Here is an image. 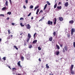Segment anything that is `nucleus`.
<instances>
[{
    "instance_id": "obj_6",
    "label": "nucleus",
    "mask_w": 75,
    "mask_h": 75,
    "mask_svg": "<svg viewBox=\"0 0 75 75\" xmlns=\"http://www.w3.org/2000/svg\"><path fill=\"white\" fill-rule=\"evenodd\" d=\"M57 11H59V10H61V8H62V6H57Z\"/></svg>"
},
{
    "instance_id": "obj_53",
    "label": "nucleus",
    "mask_w": 75,
    "mask_h": 75,
    "mask_svg": "<svg viewBox=\"0 0 75 75\" xmlns=\"http://www.w3.org/2000/svg\"><path fill=\"white\" fill-rule=\"evenodd\" d=\"M18 67H20L21 68H22V66H21V65L19 66Z\"/></svg>"
},
{
    "instance_id": "obj_58",
    "label": "nucleus",
    "mask_w": 75,
    "mask_h": 75,
    "mask_svg": "<svg viewBox=\"0 0 75 75\" xmlns=\"http://www.w3.org/2000/svg\"><path fill=\"white\" fill-rule=\"evenodd\" d=\"M8 67V68H10V69H11V68H10V66H9Z\"/></svg>"
},
{
    "instance_id": "obj_21",
    "label": "nucleus",
    "mask_w": 75,
    "mask_h": 75,
    "mask_svg": "<svg viewBox=\"0 0 75 75\" xmlns=\"http://www.w3.org/2000/svg\"><path fill=\"white\" fill-rule=\"evenodd\" d=\"M5 5L6 6H8V1H6Z\"/></svg>"
},
{
    "instance_id": "obj_42",
    "label": "nucleus",
    "mask_w": 75,
    "mask_h": 75,
    "mask_svg": "<svg viewBox=\"0 0 75 75\" xmlns=\"http://www.w3.org/2000/svg\"><path fill=\"white\" fill-rule=\"evenodd\" d=\"M31 13H29V14L28 15V17H29L30 16H31Z\"/></svg>"
},
{
    "instance_id": "obj_51",
    "label": "nucleus",
    "mask_w": 75,
    "mask_h": 75,
    "mask_svg": "<svg viewBox=\"0 0 75 75\" xmlns=\"http://www.w3.org/2000/svg\"><path fill=\"white\" fill-rule=\"evenodd\" d=\"M11 25H15V24H14V23H11Z\"/></svg>"
},
{
    "instance_id": "obj_9",
    "label": "nucleus",
    "mask_w": 75,
    "mask_h": 75,
    "mask_svg": "<svg viewBox=\"0 0 75 75\" xmlns=\"http://www.w3.org/2000/svg\"><path fill=\"white\" fill-rule=\"evenodd\" d=\"M57 22V18H55L54 19V21L53 23L55 25L56 24V22Z\"/></svg>"
},
{
    "instance_id": "obj_15",
    "label": "nucleus",
    "mask_w": 75,
    "mask_h": 75,
    "mask_svg": "<svg viewBox=\"0 0 75 75\" xmlns=\"http://www.w3.org/2000/svg\"><path fill=\"white\" fill-rule=\"evenodd\" d=\"M40 11V9L39 8H38L37 9V11L36 13V14L38 15V12Z\"/></svg>"
},
{
    "instance_id": "obj_57",
    "label": "nucleus",
    "mask_w": 75,
    "mask_h": 75,
    "mask_svg": "<svg viewBox=\"0 0 75 75\" xmlns=\"http://www.w3.org/2000/svg\"><path fill=\"white\" fill-rule=\"evenodd\" d=\"M26 45V43H25L24 44V46H25Z\"/></svg>"
},
{
    "instance_id": "obj_43",
    "label": "nucleus",
    "mask_w": 75,
    "mask_h": 75,
    "mask_svg": "<svg viewBox=\"0 0 75 75\" xmlns=\"http://www.w3.org/2000/svg\"><path fill=\"white\" fill-rule=\"evenodd\" d=\"M63 52H65V49L64 48L63 50Z\"/></svg>"
},
{
    "instance_id": "obj_33",
    "label": "nucleus",
    "mask_w": 75,
    "mask_h": 75,
    "mask_svg": "<svg viewBox=\"0 0 75 75\" xmlns=\"http://www.w3.org/2000/svg\"><path fill=\"white\" fill-rule=\"evenodd\" d=\"M33 5H31L30 6V8H31V9L33 8Z\"/></svg>"
},
{
    "instance_id": "obj_13",
    "label": "nucleus",
    "mask_w": 75,
    "mask_h": 75,
    "mask_svg": "<svg viewBox=\"0 0 75 75\" xmlns=\"http://www.w3.org/2000/svg\"><path fill=\"white\" fill-rule=\"evenodd\" d=\"M47 4H46L45 5V6L44 9H43V10H45V9H46V8H47Z\"/></svg>"
},
{
    "instance_id": "obj_52",
    "label": "nucleus",
    "mask_w": 75,
    "mask_h": 75,
    "mask_svg": "<svg viewBox=\"0 0 75 75\" xmlns=\"http://www.w3.org/2000/svg\"><path fill=\"white\" fill-rule=\"evenodd\" d=\"M60 46L61 47H62V46H63V45L61 44L60 45Z\"/></svg>"
},
{
    "instance_id": "obj_37",
    "label": "nucleus",
    "mask_w": 75,
    "mask_h": 75,
    "mask_svg": "<svg viewBox=\"0 0 75 75\" xmlns=\"http://www.w3.org/2000/svg\"><path fill=\"white\" fill-rule=\"evenodd\" d=\"M0 16H2V17H4V15L3 14H1L0 15Z\"/></svg>"
},
{
    "instance_id": "obj_48",
    "label": "nucleus",
    "mask_w": 75,
    "mask_h": 75,
    "mask_svg": "<svg viewBox=\"0 0 75 75\" xmlns=\"http://www.w3.org/2000/svg\"><path fill=\"white\" fill-rule=\"evenodd\" d=\"M38 60L39 61H40V62H41V58H40Z\"/></svg>"
},
{
    "instance_id": "obj_16",
    "label": "nucleus",
    "mask_w": 75,
    "mask_h": 75,
    "mask_svg": "<svg viewBox=\"0 0 75 75\" xmlns=\"http://www.w3.org/2000/svg\"><path fill=\"white\" fill-rule=\"evenodd\" d=\"M49 41H52V37H51L49 38Z\"/></svg>"
},
{
    "instance_id": "obj_45",
    "label": "nucleus",
    "mask_w": 75,
    "mask_h": 75,
    "mask_svg": "<svg viewBox=\"0 0 75 75\" xmlns=\"http://www.w3.org/2000/svg\"><path fill=\"white\" fill-rule=\"evenodd\" d=\"M25 2H26V4H27V3H28V0H26L25 1Z\"/></svg>"
},
{
    "instance_id": "obj_61",
    "label": "nucleus",
    "mask_w": 75,
    "mask_h": 75,
    "mask_svg": "<svg viewBox=\"0 0 75 75\" xmlns=\"http://www.w3.org/2000/svg\"><path fill=\"white\" fill-rule=\"evenodd\" d=\"M49 75H54L53 74H51V73H50V74H49Z\"/></svg>"
},
{
    "instance_id": "obj_4",
    "label": "nucleus",
    "mask_w": 75,
    "mask_h": 75,
    "mask_svg": "<svg viewBox=\"0 0 75 75\" xmlns=\"http://www.w3.org/2000/svg\"><path fill=\"white\" fill-rule=\"evenodd\" d=\"M52 21H50L49 20L47 22V24L48 25H52Z\"/></svg>"
},
{
    "instance_id": "obj_20",
    "label": "nucleus",
    "mask_w": 75,
    "mask_h": 75,
    "mask_svg": "<svg viewBox=\"0 0 75 75\" xmlns=\"http://www.w3.org/2000/svg\"><path fill=\"white\" fill-rule=\"evenodd\" d=\"M59 54V51H57L56 52V55H58Z\"/></svg>"
},
{
    "instance_id": "obj_7",
    "label": "nucleus",
    "mask_w": 75,
    "mask_h": 75,
    "mask_svg": "<svg viewBox=\"0 0 75 75\" xmlns=\"http://www.w3.org/2000/svg\"><path fill=\"white\" fill-rule=\"evenodd\" d=\"M59 20L61 21H63L64 20V19H63V18H62V17H59Z\"/></svg>"
},
{
    "instance_id": "obj_27",
    "label": "nucleus",
    "mask_w": 75,
    "mask_h": 75,
    "mask_svg": "<svg viewBox=\"0 0 75 75\" xmlns=\"http://www.w3.org/2000/svg\"><path fill=\"white\" fill-rule=\"evenodd\" d=\"M56 47H57V49H58V50H59V46H58V45H56Z\"/></svg>"
},
{
    "instance_id": "obj_64",
    "label": "nucleus",
    "mask_w": 75,
    "mask_h": 75,
    "mask_svg": "<svg viewBox=\"0 0 75 75\" xmlns=\"http://www.w3.org/2000/svg\"><path fill=\"white\" fill-rule=\"evenodd\" d=\"M13 74H15V73H13Z\"/></svg>"
},
{
    "instance_id": "obj_38",
    "label": "nucleus",
    "mask_w": 75,
    "mask_h": 75,
    "mask_svg": "<svg viewBox=\"0 0 75 75\" xmlns=\"http://www.w3.org/2000/svg\"><path fill=\"white\" fill-rule=\"evenodd\" d=\"M8 33L9 34H10L11 33V32H10V30H8Z\"/></svg>"
},
{
    "instance_id": "obj_11",
    "label": "nucleus",
    "mask_w": 75,
    "mask_h": 75,
    "mask_svg": "<svg viewBox=\"0 0 75 75\" xmlns=\"http://www.w3.org/2000/svg\"><path fill=\"white\" fill-rule=\"evenodd\" d=\"M64 49H65L66 51H67V50H68V47L66 46H65L64 47Z\"/></svg>"
},
{
    "instance_id": "obj_34",
    "label": "nucleus",
    "mask_w": 75,
    "mask_h": 75,
    "mask_svg": "<svg viewBox=\"0 0 75 75\" xmlns=\"http://www.w3.org/2000/svg\"><path fill=\"white\" fill-rule=\"evenodd\" d=\"M6 57H4L2 58V59H3L4 61H6Z\"/></svg>"
},
{
    "instance_id": "obj_3",
    "label": "nucleus",
    "mask_w": 75,
    "mask_h": 75,
    "mask_svg": "<svg viewBox=\"0 0 75 75\" xmlns=\"http://www.w3.org/2000/svg\"><path fill=\"white\" fill-rule=\"evenodd\" d=\"M75 30L73 28L71 29V34L72 35H73V33H75Z\"/></svg>"
},
{
    "instance_id": "obj_56",
    "label": "nucleus",
    "mask_w": 75,
    "mask_h": 75,
    "mask_svg": "<svg viewBox=\"0 0 75 75\" xmlns=\"http://www.w3.org/2000/svg\"><path fill=\"white\" fill-rule=\"evenodd\" d=\"M22 34H23V33H21L20 34V35H22Z\"/></svg>"
},
{
    "instance_id": "obj_54",
    "label": "nucleus",
    "mask_w": 75,
    "mask_h": 75,
    "mask_svg": "<svg viewBox=\"0 0 75 75\" xmlns=\"http://www.w3.org/2000/svg\"><path fill=\"white\" fill-rule=\"evenodd\" d=\"M9 19V17H8L7 18H6V20H8Z\"/></svg>"
},
{
    "instance_id": "obj_28",
    "label": "nucleus",
    "mask_w": 75,
    "mask_h": 75,
    "mask_svg": "<svg viewBox=\"0 0 75 75\" xmlns=\"http://www.w3.org/2000/svg\"><path fill=\"white\" fill-rule=\"evenodd\" d=\"M7 14H9V15H11V12H8V13H7Z\"/></svg>"
},
{
    "instance_id": "obj_14",
    "label": "nucleus",
    "mask_w": 75,
    "mask_h": 75,
    "mask_svg": "<svg viewBox=\"0 0 75 75\" xmlns=\"http://www.w3.org/2000/svg\"><path fill=\"white\" fill-rule=\"evenodd\" d=\"M40 11V9L39 8H38L37 9V11L36 13V14L38 15V12Z\"/></svg>"
},
{
    "instance_id": "obj_36",
    "label": "nucleus",
    "mask_w": 75,
    "mask_h": 75,
    "mask_svg": "<svg viewBox=\"0 0 75 75\" xmlns=\"http://www.w3.org/2000/svg\"><path fill=\"white\" fill-rule=\"evenodd\" d=\"M27 59L28 60H29L30 59V57L28 56H27Z\"/></svg>"
},
{
    "instance_id": "obj_32",
    "label": "nucleus",
    "mask_w": 75,
    "mask_h": 75,
    "mask_svg": "<svg viewBox=\"0 0 75 75\" xmlns=\"http://www.w3.org/2000/svg\"><path fill=\"white\" fill-rule=\"evenodd\" d=\"M28 47L29 48H32V45H29Z\"/></svg>"
},
{
    "instance_id": "obj_12",
    "label": "nucleus",
    "mask_w": 75,
    "mask_h": 75,
    "mask_svg": "<svg viewBox=\"0 0 75 75\" xmlns=\"http://www.w3.org/2000/svg\"><path fill=\"white\" fill-rule=\"evenodd\" d=\"M69 23H70V24H73V23H74V21L73 20H71V21H70L69 22Z\"/></svg>"
},
{
    "instance_id": "obj_50",
    "label": "nucleus",
    "mask_w": 75,
    "mask_h": 75,
    "mask_svg": "<svg viewBox=\"0 0 75 75\" xmlns=\"http://www.w3.org/2000/svg\"><path fill=\"white\" fill-rule=\"evenodd\" d=\"M43 12V11H42V10H41L40 12L39 13H42Z\"/></svg>"
},
{
    "instance_id": "obj_41",
    "label": "nucleus",
    "mask_w": 75,
    "mask_h": 75,
    "mask_svg": "<svg viewBox=\"0 0 75 75\" xmlns=\"http://www.w3.org/2000/svg\"><path fill=\"white\" fill-rule=\"evenodd\" d=\"M38 50H41V47H38Z\"/></svg>"
},
{
    "instance_id": "obj_19",
    "label": "nucleus",
    "mask_w": 75,
    "mask_h": 75,
    "mask_svg": "<svg viewBox=\"0 0 75 75\" xmlns=\"http://www.w3.org/2000/svg\"><path fill=\"white\" fill-rule=\"evenodd\" d=\"M46 67L48 69H49V68H50V67H49V66L48 65V64H47L46 65Z\"/></svg>"
},
{
    "instance_id": "obj_62",
    "label": "nucleus",
    "mask_w": 75,
    "mask_h": 75,
    "mask_svg": "<svg viewBox=\"0 0 75 75\" xmlns=\"http://www.w3.org/2000/svg\"><path fill=\"white\" fill-rule=\"evenodd\" d=\"M11 37H13V35H11Z\"/></svg>"
},
{
    "instance_id": "obj_17",
    "label": "nucleus",
    "mask_w": 75,
    "mask_h": 75,
    "mask_svg": "<svg viewBox=\"0 0 75 75\" xmlns=\"http://www.w3.org/2000/svg\"><path fill=\"white\" fill-rule=\"evenodd\" d=\"M44 16L42 17V18L39 21H42V20H44Z\"/></svg>"
},
{
    "instance_id": "obj_2",
    "label": "nucleus",
    "mask_w": 75,
    "mask_h": 75,
    "mask_svg": "<svg viewBox=\"0 0 75 75\" xmlns=\"http://www.w3.org/2000/svg\"><path fill=\"white\" fill-rule=\"evenodd\" d=\"M28 37L27 40V42H28V41H29V40L30 39V38H31V35H30V33H28Z\"/></svg>"
},
{
    "instance_id": "obj_26",
    "label": "nucleus",
    "mask_w": 75,
    "mask_h": 75,
    "mask_svg": "<svg viewBox=\"0 0 75 75\" xmlns=\"http://www.w3.org/2000/svg\"><path fill=\"white\" fill-rule=\"evenodd\" d=\"M53 35H54V37H55L56 34V32H54L53 33Z\"/></svg>"
},
{
    "instance_id": "obj_30",
    "label": "nucleus",
    "mask_w": 75,
    "mask_h": 75,
    "mask_svg": "<svg viewBox=\"0 0 75 75\" xmlns=\"http://www.w3.org/2000/svg\"><path fill=\"white\" fill-rule=\"evenodd\" d=\"M67 37L68 38H70V34H69V33H68L67 34Z\"/></svg>"
},
{
    "instance_id": "obj_5",
    "label": "nucleus",
    "mask_w": 75,
    "mask_h": 75,
    "mask_svg": "<svg viewBox=\"0 0 75 75\" xmlns=\"http://www.w3.org/2000/svg\"><path fill=\"white\" fill-rule=\"evenodd\" d=\"M25 26L26 27L27 26V29L30 30V29L31 28V26H30V25L29 24H28L27 25H26Z\"/></svg>"
},
{
    "instance_id": "obj_44",
    "label": "nucleus",
    "mask_w": 75,
    "mask_h": 75,
    "mask_svg": "<svg viewBox=\"0 0 75 75\" xmlns=\"http://www.w3.org/2000/svg\"><path fill=\"white\" fill-rule=\"evenodd\" d=\"M37 34V33H34V37H35V35Z\"/></svg>"
},
{
    "instance_id": "obj_10",
    "label": "nucleus",
    "mask_w": 75,
    "mask_h": 75,
    "mask_svg": "<svg viewBox=\"0 0 75 75\" xmlns=\"http://www.w3.org/2000/svg\"><path fill=\"white\" fill-rule=\"evenodd\" d=\"M17 70V69L16 68H13L12 69V71L13 72H16Z\"/></svg>"
},
{
    "instance_id": "obj_46",
    "label": "nucleus",
    "mask_w": 75,
    "mask_h": 75,
    "mask_svg": "<svg viewBox=\"0 0 75 75\" xmlns=\"http://www.w3.org/2000/svg\"><path fill=\"white\" fill-rule=\"evenodd\" d=\"M61 2H59L58 3V4H61Z\"/></svg>"
},
{
    "instance_id": "obj_23",
    "label": "nucleus",
    "mask_w": 75,
    "mask_h": 75,
    "mask_svg": "<svg viewBox=\"0 0 75 75\" xmlns=\"http://www.w3.org/2000/svg\"><path fill=\"white\" fill-rule=\"evenodd\" d=\"M57 4H55L54 5V8H56V7H57Z\"/></svg>"
},
{
    "instance_id": "obj_29",
    "label": "nucleus",
    "mask_w": 75,
    "mask_h": 75,
    "mask_svg": "<svg viewBox=\"0 0 75 75\" xmlns=\"http://www.w3.org/2000/svg\"><path fill=\"white\" fill-rule=\"evenodd\" d=\"M14 48H16V50H18V48H17V46H14Z\"/></svg>"
},
{
    "instance_id": "obj_35",
    "label": "nucleus",
    "mask_w": 75,
    "mask_h": 75,
    "mask_svg": "<svg viewBox=\"0 0 75 75\" xmlns=\"http://www.w3.org/2000/svg\"><path fill=\"white\" fill-rule=\"evenodd\" d=\"M18 66H19V65H20L21 64H20V62L19 61L18 62Z\"/></svg>"
},
{
    "instance_id": "obj_39",
    "label": "nucleus",
    "mask_w": 75,
    "mask_h": 75,
    "mask_svg": "<svg viewBox=\"0 0 75 75\" xmlns=\"http://www.w3.org/2000/svg\"><path fill=\"white\" fill-rule=\"evenodd\" d=\"M20 25L22 27H24V25H23V23H20Z\"/></svg>"
},
{
    "instance_id": "obj_63",
    "label": "nucleus",
    "mask_w": 75,
    "mask_h": 75,
    "mask_svg": "<svg viewBox=\"0 0 75 75\" xmlns=\"http://www.w3.org/2000/svg\"><path fill=\"white\" fill-rule=\"evenodd\" d=\"M1 60V57H0V60Z\"/></svg>"
},
{
    "instance_id": "obj_18",
    "label": "nucleus",
    "mask_w": 75,
    "mask_h": 75,
    "mask_svg": "<svg viewBox=\"0 0 75 75\" xmlns=\"http://www.w3.org/2000/svg\"><path fill=\"white\" fill-rule=\"evenodd\" d=\"M39 8V6H36L34 8V11H35V10H36V9H37V8Z\"/></svg>"
},
{
    "instance_id": "obj_22",
    "label": "nucleus",
    "mask_w": 75,
    "mask_h": 75,
    "mask_svg": "<svg viewBox=\"0 0 75 75\" xmlns=\"http://www.w3.org/2000/svg\"><path fill=\"white\" fill-rule=\"evenodd\" d=\"M37 40H35L33 42V43L34 44V43H37Z\"/></svg>"
},
{
    "instance_id": "obj_1",
    "label": "nucleus",
    "mask_w": 75,
    "mask_h": 75,
    "mask_svg": "<svg viewBox=\"0 0 75 75\" xmlns=\"http://www.w3.org/2000/svg\"><path fill=\"white\" fill-rule=\"evenodd\" d=\"M74 65L71 64V66L70 69V70L71 71V74H74V71H72V69H73V68H74Z\"/></svg>"
},
{
    "instance_id": "obj_55",
    "label": "nucleus",
    "mask_w": 75,
    "mask_h": 75,
    "mask_svg": "<svg viewBox=\"0 0 75 75\" xmlns=\"http://www.w3.org/2000/svg\"><path fill=\"white\" fill-rule=\"evenodd\" d=\"M56 2H57V0H55V1H54L55 4H57V3H56Z\"/></svg>"
},
{
    "instance_id": "obj_60",
    "label": "nucleus",
    "mask_w": 75,
    "mask_h": 75,
    "mask_svg": "<svg viewBox=\"0 0 75 75\" xmlns=\"http://www.w3.org/2000/svg\"><path fill=\"white\" fill-rule=\"evenodd\" d=\"M1 39L0 38V42H1Z\"/></svg>"
},
{
    "instance_id": "obj_47",
    "label": "nucleus",
    "mask_w": 75,
    "mask_h": 75,
    "mask_svg": "<svg viewBox=\"0 0 75 75\" xmlns=\"http://www.w3.org/2000/svg\"><path fill=\"white\" fill-rule=\"evenodd\" d=\"M23 7L24 8H25H25H26V7H25V5H24L23 6Z\"/></svg>"
},
{
    "instance_id": "obj_8",
    "label": "nucleus",
    "mask_w": 75,
    "mask_h": 75,
    "mask_svg": "<svg viewBox=\"0 0 75 75\" xmlns=\"http://www.w3.org/2000/svg\"><path fill=\"white\" fill-rule=\"evenodd\" d=\"M68 5H69V4H68V2H66L64 4L65 7H67L68 6Z\"/></svg>"
},
{
    "instance_id": "obj_40",
    "label": "nucleus",
    "mask_w": 75,
    "mask_h": 75,
    "mask_svg": "<svg viewBox=\"0 0 75 75\" xmlns=\"http://www.w3.org/2000/svg\"><path fill=\"white\" fill-rule=\"evenodd\" d=\"M9 2L11 4H12V2L11 1V0H9Z\"/></svg>"
},
{
    "instance_id": "obj_59",
    "label": "nucleus",
    "mask_w": 75,
    "mask_h": 75,
    "mask_svg": "<svg viewBox=\"0 0 75 75\" xmlns=\"http://www.w3.org/2000/svg\"><path fill=\"white\" fill-rule=\"evenodd\" d=\"M33 18H33V17H31V20H33Z\"/></svg>"
},
{
    "instance_id": "obj_25",
    "label": "nucleus",
    "mask_w": 75,
    "mask_h": 75,
    "mask_svg": "<svg viewBox=\"0 0 75 75\" xmlns=\"http://www.w3.org/2000/svg\"><path fill=\"white\" fill-rule=\"evenodd\" d=\"M46 3H47L48 5V6H50V5H51V4H50V3L49 2V1H47Z\"/></svg>"
},
{
    "instance_id": "obj_31",
    "label": "nucleus",
    "mask_w": 75,
    "mask_h": 75,
    "mask_svg": "<svg viewBox=\"0 0 75 75\" xmlns=\"http://www.w3.org/2000/svg\"><path fill=\"white\" fill-rule=\"evenodd\" d=\"M6 7H4L2 8V10H3V11L5 10H6Z\"/></svg>"
},
{
    "instance_id": "obj_24",
    "label": "nucleus",
    "mask_w": 75,
    "mask_h": 75,
    "mask_svg": "<svg viewBox=\"0 0 75 75\" xmlns=\"http://www.w3.org/2000/svg\"><path fill=\"white\" fill-rule=\"evenodd\" d=\"M21 59L22 61H24V57L23 56L21 57Z\"/></svg>"
},
{
    "instance_id": "obj_49",
    "label": "nucleus",
    "mask_w": 75,
    "mask_h": 75,
    "mask_svg": "<svg viewBox=\"0 0 75 75\" xmlns=\"http://www.w3.org/2000/svg\"><path fill=\"white\" fill-rule=\"evenodd\" d=\"M20 20H24V18H21L20 19Z\"/></svg>"
}]
</instances>
